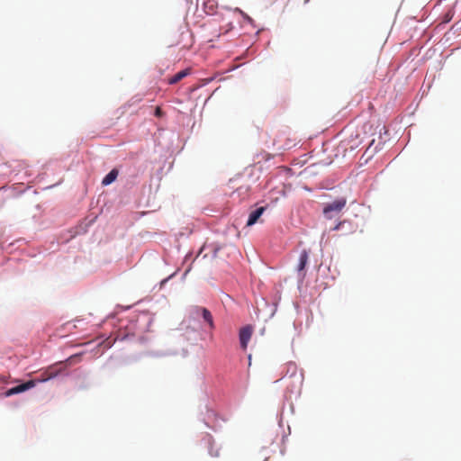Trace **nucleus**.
I'll return each mask as SVG.
<instances>
[{"label": "nucleus", "mask_w": 461, "mask_h": 461, "mask_svg": "<svg viewBox=\"0 0 461 461\" xmlns=\"http://www.w3.org/2000/svg\"><path fill=\"white\" fill-rule=\"evenodd\" d=\"M118 176V170L112 169L102 180V184L104 185H108L112 184Z\"/></svg>", "instance_id": "8"}, {"label": "nucleus", "mask_w": 461, "mask_h": 461, "mask_svg": "<svg viewBox=\"0 0 461 461\" xmlns=\"http://www.w3.org/2000/svg\"><path fill=\"white\" fill-rule=\"evenodd\" d=\"M34 384H35V381L30 380L28 382L23 383L19 385L10 388L9 390L6 391L5 394L7 396H10L13 394L23 393V392L33 387Z\"/></svg>", "instance_id": "4"}, {"label": "nucleus", "mask_w": 461, "mask_h": 461, "mask_svg": "<svg viewBox=\"0 0 461 461\" xmlns=\"http://www.w3.org/2000/svg\"><path fill=\"white\" fill-rule=\"evenodd\" d=\"M298 371V367L295 363L289 362L286 364V374L295 375Z\"/></svg>", "instance_id": "11"}, {"label": "nucleus", "mask_w": 461, "mask_h": 461, "mask_svg": "<svg viewBox=\"0 0 461 461\" xmlns=\"http://www.w3.org/2000/svg\"><path fill=\"white\" fill-rule=\"evenodd\" d=\"M342 224V222H339V224H337L333 230H339L340 225Z\"/></svg>", "instance_id": "13"}, {"label": "nucleus", "mask_w": 461, "mask_h": 461, "mask_svg": "<svg viewBox=\"0 0 461 461\" xmlns=\"http://www.w3.org/2000/svg\"><path fill=\"white\" fill-rule=\"evenodd\" d=\"M162 114H163V112H162L161 108L158 106V107L156 108V110H155V115H156L157 117H161V116H162Z\"/></svg>", "instance_id": "12"}, {"label": "nucleus", "mask_w": 461, "mask_h": 461, "mask_svg": "<svg viewBox=\"0 0 461 461\" xmlns=\"http://www.w3.org/2000/svg\"><path fill=\"white\" fill-rule=\"evenodd\" d=\"M192 314L197 317L201 316L210 330H213L215 328L213 317L208 309L195 306L192 309Z\"/></svg>", "instance_id": "2"}, {"label": "nucleus", "mask_w": 461, "mask_h": 461, "mask_svg": "<svg viewBox=\"0 0 461 461\" xmlns=\"http://www.w3.org/2000/svg\"><path fill=\"white\" fill-rule=\"evenodd\" d=\"M265 210H266L265 207H259L257 210L251 212L249 213L247 225L251 226V225L255 224L258 221V220L259 219V217L262 215V213L265 212Z\"/></svg>", "instance_id": "6"}, {"label": "nucleus", "mask_w": 461, "mask_h": 461, "mask_svg": "<svg viewBox=\"0 0 461 461\" xmlns=\"http://www.w3.org/2000/svg\"><path fill=\"white\" fill-rule=\"evenodd\" d=\"M207 443L209 445V453L212 456L218 457L220 456V448L210 436H207Z\"/></svg>", "instance_id": "7"}, {"label": "nucleus", "mask_w": 461, "mask_h": 461, "mask_svg": "<svg viewBox=\"0 0 461 461\" xmlns=\"http://www.w3.org/2000/svg\"><path fill=\"white\" fill-rule=\"evenodd\" d=\"M253 330H254L251 325L244 326L240 330L239 339H240V347L242 348V349L245 350L247 348L248 344H249V342L251 339V336L253 334Z\"/></svg>", "instance_id": "3"}, {"label": "nucleus", "mask_w": 461, "mask_h": 461, "mask_svg": "<svg viewBox=\"0 0 461 461\" xmlns=\"http://www.w3.org/2000/svg\"><path fill=\"white\" fill-rule=\"evenodd\" d=\"M347 200L346 198H339L332 203L326 204L323 208V214L326 218L331 219L333 218V213H339L342 211V209L346 206Z\"/></svg>", "instance_id": "1"}, {"label": "nucleus", "mask_w": 461, "mask_h": 461, "mask_svg": "<svg viewBox=\"0 0 461 461\" xmlns=\"http://www.w3.org/2000/svg\"><path fill=\"white\" fill-rule=\"evenodd\" d=\"M80 357L77 356V355H75V356H72L71 357H69L65 363H60L59 364V369H51L49 373H47L46 375H59V372H61L62 368L64 367H67L68 366H71L72 364H75L77 363L78 360H79Z\"/></svg>", "instance_id": "5"}, {"label": "nucleus", "mask_w": 461, "mask_h": 461, "mask_svg": "<svg viewBox=\"0 0 461 461\" xmlns=\"http://www.w3.org/2000/svg\"><path fill=\"white\" fill-rule=\"evenodd\" d=\"M189 74L187 69L181 70L168 79L170 85L176 84Z\"/></svg>", "instance_id": "10"}, {"label": "nucleus", "mask_w": 461, "mask_h": 461, "mask_svg": "<svg viewBox=\"0 0 461 461\" xmlns=\"http://www.w3.org/2000/svg\"><path fill=\"white\" fill-rule=\"evenodd\" d=\"M308 259V252L306 250H303L300 254L299 264L297 267L299 272H302L304 269L305 266L307 265Z\"/></svg>", "instance_id": "9"}]
</instances>
